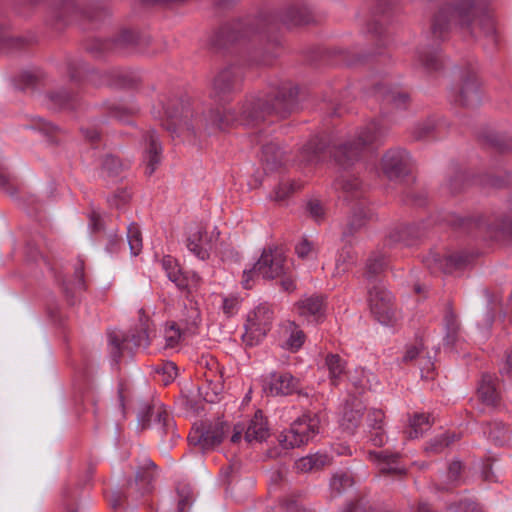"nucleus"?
<instances>
[{
    "mask_svg": "<svg viewBox=\"0 0 512 512\" xmlns=\"http://www.w3.org/2000/svg\"><path fill=\"white\" fill-rule=\"evenodd\" d=\"M160 106L161 109H153V115L161 120V125L172 137H194L201 130L208 134L224 131L235 122L253 126L271 115L286 118L298 108V87L290 81L272 84L268 91L247 96L239 112L231 108H215L195 116L189 101L176 97L161 100Z\"/></svg>",
    "mask_w": 512,
    "mask_h": 512,
    "instance_id": "1",
    "label": "nucleus"
},
{
    "mask_svg": "<svg viewBox=\"0 0 512 512\" xmlns=\"http://www.w3.org/2000/svg\"><path fill=\"white\" fill-rule=\"evenodd\" d=\"M452 27L472 37H487L496 43L495 24L486 8L473 0H455L443 6L435 15L432 32L442 38Z\"/></svg>",
    "mask_w": 512,
    "mask_h": 512,
    "instance_id": "2",
    "label": "nucleus"
},
{
    "mask_svg": "<svg viewBox=\"0 0 512 512\" xmlns=\"http://www.w3.org/2000/svg\"><path fill=\"white\" fill-rule=\"evenodd\" d=\"M313 16L310 9L303 3H294L287 6L279 15H269L260 20L255 17H248L244 20H238L222 26L215 31L208 40V44L213 49L225 48L241 39L248 38L260 29L262 25H270L276 21L281 22L286 27H295L308 24Z\"/></svg>",
    "mask_w": 512,
    "mask_h": 512,
    "instance_id": "3",
    "label": "nucleus"
},
{
    "mask_svg": "<svg viewBox=\"0 0 512 512\" xmlns=\"http://www.w3.org/2000/svg\"><path fill=\"white\" fill-rule=\"evenodd\" d=\"M384 134L385 130L379 122L371 121L357 130L351 139L335 146L332 156L339 166L347 169L360 159L365 149L378 143Z\"/></svg>",
    "mask_w": 512,
    "mask_h": 512,
    "instance_id": "4",
    "label": "nucleus"
},
{
    "mask_svg": "<svg viewBox=\"0 0 512 512\" xmlns=\"http://www.w3.org/2000/svg\"><path fill=\"white\" fill-rule=\"evenodd\" d=\"M287 259L283 252L277 248L264 249L258 261L252 268L243 271L242 286L251 289L256 275L264 279H275L286 275Z\"/></svg>",
    "mask_w": 512,
    "mask_h": 512,
    "instance_id": "5",
    "label": "nucleus"
},
{
    "mask_svg": "<svg viewBox=\"0 0 512 512\" xmlns=\"http://www.w3.org/2000/svg\"><path fill=\"white\" fill-rule=\"evenodd\" d=\"M319 428L320 418L317 415L304 414L280 435V444L285 449L305 445L319 433Z\"/></svg>",
    "mask_w": 512,
    "mask_h": 512,
    "instance_id": "6",
    "label": "nucleus"
},
{
    "mask_svg": "<svg viewBox=\"0 0 512 512\" xmlns=\"http://www.w3.org/2000/svg\"><path fill=\"white\" fill-rule=\"evenodd\" d=\"M167 277L181 292L186 294V298L190 301V308L187 309L185 321L187 329L194 333L200 323V311L192 297L200 286L201 278L196 273L182 272L180 266L171 271Z\"/></svg>",
    "mask_w": 512,
    "mask_h": 512,
    "instance_id": "7",
    "label": "nucleus"
},
{
    "mask_svg": "<svg viewBox=\"0 0 512 512\" xmlns=\"http://www.w3.org/2000/svg\"><path fill=\"white\" fill-rule=\"evenodd\" d=\"M243 75L240 67L235 65L221 68L211 82L210 97L218 102H229L240 91Z\"/></svg>",
    "mask_w": 512,
    "mask_h": 512,
    "instance_id": "8",
    "label": "nucleus"
},
{
    "mask_svg": "<svg viewBox=\"0 0 512 512\" xmlns=\"http://www.w3.org/2000/svg\"><path fill=\"white\" fill-rule=\"evenodd\" d=\"M273 312L266 305H260L251 311L245 323L243 341L250 346L260 342L271 328Z\"/></svg>",
    "mask_w": 512,
    "mask_h": 512,
    "instance_id": "9",
    "label": "nucleus"
},
{
    "mask_svg": "<svg viewBox=\"0 0 512 512\" xmlns=\"http://www.w3.org/2000/svg\"><path fill=\"white\" fill-rule=\"evenodd\" d=\"M141 321V331L138 334H131L124 336L117 331L108 332V342L110 346V355L113 361L118 362L123 355V351L128 348V343L133 342L135 347H146L150 342V329L148 324L143 319Z\"/></svg>",
    "mask_w": 512,
    "mask_h": 512,
    "instance_id": "10",
    "label": "nucleus"
},
{
    "mask_svg": "<svg viewBox=\"0 0 512 512\" xmlns=\"http://www.w3.org/2000/svg\"><path fill=\"white\" fill-rule=\"evenodd\" d=\"M468 262L469 256L463 252L440 254L439 252L431 251L423 259L424 265L432 274H450L464 268Z\"/></svg>",
    "mask_w": 512,
    "mask_h": 512,
    "instance_id": "11",
    "label": "nucleus"
},
{
    "mask_svg": "<svg viewBox=\"0 0 512 512\" xmlns=\"http://www.w3.org/2000/svg\"><path fill=\"white\" fill-rule=\"evenodd\" d=\"M411 157L404 149H390L382 157V171L391 181H402L411 173Z\"/></svg>",
    "mask_w": 512,
    "mask_h": 512,
    "instance_id": "12",
    "label": "nucleus"
},
{
    "mask_svg": "<svg viewBox=\"0 0 512 512\" xmlns=\"http://www.w3.org/2000/svg\"><path fill=\"white\" fill-rule=\"evenodd\" d=\"M368 295L372 314L381 324H391L395 319L391 293L383 286L373 285L369 288Z\"/></svg>",
    "mask_w": 512,
    "mask_h": 512,
    "instance_id": "13",
    "label": "nucleus"
},
{
    "mask_svg": "<svg viewBox=\"0 0 512 512\" xmlns=\"http://www.w3.org/2000/svg\"><path fill=\"white\" fill-rule=\"evenodd\" d=\"M455 103L463 107H476L481 102V90L478 78L474 72H466L458 85L452 90Z\"/></svg>",
    "mask_w": 512,
    "mask_h": 512,
    "instance_id": "14",
    "label": "nucleus"
},
{
    "mask_svg": "<svg viewBox=\"0 0 512 512\" xmlns=\"http://www.w3.org/2000/svg\"><path fill=\"white\" fill-rule=\"evenodd\" d=\"M184 386L182 389L183 402L187 410L199 413L204 410L206 403L218 400L219 390L222 386Z\"/></svg>",
    "mask_w": 512,
    "mask_h": 512,
    "instance_id": "15",
    "label": "nucleus"
},
{
    "mask_svg": "<svg viewBox=\"0 0 512 512\" xmlns=\"http://www.w3.org/2000/svg\"><path fill=\"white\" fill-rule=\"evenodd\" d=\"M245 431L244 438L247 442H262L269 436V428L262 411L257 410L247 425L237 424L234 426L231 442L237 443Z\"/></svg>",
    "mask_w": 512,
    "mask_h": 512,
    "instance_id": "16",
    "label": "nucleus"
},
{
    "mask_svg": "<svg viewBox=\"0 0 512 512\" xmlns=\"http://www.w3.org/2000/svg\"><path fill=\"white\" fill-rule=\"evenodd\" d=\"M55 22L66 23L70 19L83 16L89 19L100 17L98 10H89L84 7V0H60L51 10Z\"/></svg>",
    "mask_w": 512,
    "mask_h": 512,
    "instance_id": "17",
    "label": "nucleus"
},
{
    "mask_svg": "<svg viewBox=\"0 0 512 512\" xmlns=\"http://www.w3.org/2000/svg\"><path fill=\"white\" fill-rule=\"evenodd\" d=\"M219 235L220 233L216 228L208 234L204 227L197 226L187 238V248L199 259L206 260L209 258L210 251Z\"/></svg>",
    "mask_w": 512,
    "mask_h": 512,
    "instance_id": "18",
    "label": "nucleus"
},
{
    "mask_svg": "<svg viewBox=\"0 0 512 512\" xmlns=\"http://www.w3.org/2000/svg\"><path fill=\"white\" fill-rule=\"evenodd\" d=\"M145 148L143 152V163L145 174L151 176L159 167L162 161V145L155 130H149L143 136Z\"/></svg>",
    "mask_w": 512,
    "mask_h": 512,
    "instance_id": "19",
    "label": "nucleus"
},
{
    "mask_svg": "<svg viewBox=\"0 0 512 512\" xmlns=\"http://www.w3.org/2000/svg\"><path fill=\"white\" fill-rule=\"evenodd\" d=\"M294 307L304 320L317 323L324 317L325 299L321 295H305L295 303Z\"/></svg>",
    "mask_w": 512,
    "mask_h": 512,
    "instance_id": "20",
    "label": "nucleus"
},
{
    "mask_svg": "<svg viewBox=\"0 0 512 512\" xmlns=\"http://www.w3.org/2000/svg\"><path fill=\"white\" fill-rule=\"evenodd\" d=\"M152 418L161 426V429L165 433L173 431L175 426L174 421L161 403L156 402L152 405L145 404L139 411L138 420L143 428L149 424Z\"/></svg>",
    "mask_w": 512,
    "mask_h": 512,
    "instance_id": "21",
    "label": "nucleus"
},
{
    "mask_svg": "<svg viewBox=\"0 0 512 512\" xmlns=\"http://www.w3.org/2000/svg\"><path fill=\"white\" fill-rule=\"evenodd\" d=\"M137 42V35L128 29L121 30L111 39H97L87 49L96 55L103 52L128 48Z\"/></svg>",
    "mask_w": 512,
    "mask_h": 512,
    "instance_id": "22",
    "label": "nucleus"
},
{
    "mask_svg": "<svg viewBox=\"0 0 512 512\" xmlns=\"http://www.w3.org/2000/svg\"><path fill=\"white\" fill-rule=\"evenodd\" d=\"M364 410V404L360 397L357 395H349L345 400L340 425L344 431L353 433L358 427L362 412Z\"/></svg>",
    "mask_w": 512,
    "mask_h": 512,
    "instance_id": "23",
    "label": "nucleus"
},
{
    "mask_svg": "<svg viewBox=\"0 0 512 512\" xmlns=\"http://www.w3.org/2000/svg\"><path fill=\"white\" fill-rule=\"evenodd\" d=\"M373 217L372 211L364 205L358 203L352 210V214L348 218V222L343 228L342 238L347 240L352 238L358 231H360L366 223Z\"/></svg>",
    "mask_w": 512,
    "mask_h": 512,
    "instance_id": "24",
    "label": "nucleus"
},
{
    "mask_svg": "<svg viewBox=\"0 0 512 512\" xmlns=\"http://www.w3.org/2000/svg\"><path fill=\"white\" fill-rule=\"evenodd\" d=\"M334 188L344 200L359 199L364 193L362 181L350 173H344L336 178Z\"/></svg>",
    "mask_w": 512,
    "mask_h": 512,
    "instance_id": "25",
    "label": "nucleus"
},
{
    "mask_svg": "<svg viewBox=\"0 0 512 512\" xmlns=\"http://www.w3.org/2000/svg\"><path fill=\"white\" fill-rule=\"evenodd\" d=\"M422 235L420 227L415 224H399L390 229L386 236V243L389 246L403 243L411 245L414 240Z\"/></svg>",
    "mask_w": 512,
    "mask_h": 512,
    "instance_id": "26",
    "label": "nucleus"
},
{
    "mask_svg": "<svg viewBox=\"0 0 512 512\" xmlns=\"http://www.w3.org/2000/svg\"><path fill=\"white\" fill-rule=\"evenodd\" d=\"M229 429L230 426L227 422L218 419L215 423L200 432L197 442L204 449L213 448L222 442L224 435Z\"/></svg>",
    "mask_w": 512,
    "mask_h": 512,
    "instance_id": "27",
    "label": "nucleus"
},
{
    "mask_svg": "<svg viewBox=\"0 0 512 512\" xmlns=\"http://www.w3.org/2000/svg\"><path fill=\"white\" fill-rule=\"evenodd\" d=\"M83 290H85L84 261L79 259L75 265L73 280L63 282V292L68 304H76Z\"/></svg>",
    "mask_w": 512,
    "mask_h": 512,
    "instance_id": "28",
    "label": "nucleus"
},
{
    "mask_svg": "<svg viewBox=\"0 0 512 512\" xmlns=\"http://www.w3.org/2000/svg\"><path fill=\"white\" fill-rule=\"evenodd\" d=\"M140 81L141 79L137 74L116 68L104 73L102 83L118 88H131L138 85Z\"/></svg>",
    "mask_w": 512,
    "mask_h": 512,
    "instance_id": "29",
    "label": "nucleus"
},
{
    "mask_svg": "<svg viewBox=\"0 0 512 512\" xmlns=\"http://www.w3.org/2000/svg\"><path fill=\"white\" fill-rule=\"evenodd\" d=\"M261 159L264 170L269 172L278 170L288 160L285 152L276 143L272 142L262 147Z\"/></svg>",
    "mask_w": 512,
    "mask_h": 512,
    "instance_id": "30",
    "label": "nucleus"
},
{
    "mask_svg": "<svg viewBox=\"0 0 512 512\" xmlns=\"http://www.w3.org/2000/svg\"><path fill=\"white\" fill-rule=\"evenodd\" d=\"M386 256L381 252H372L366 260L364 277L369 283L376 281L377 277L387 268Z\"/></svg>",
    "mask_w": 512,
    "mask_h": 512,
    "instance_id": "31",
    "label": "nucleus"
},
{
    "mask_svg": "<svg viewBox=\"0 0 512 512\" xmlns=\"http://www.w3.org/2000/svg\"><path fill=\"white\" fill-rule=\"evenodd\" d=\"M417 61L426 72L439 71L443 62L436 49H421L417 52Z\"/></svg>",
    "mask_w": 512,
    "mask_h": 512,
    "instance_id": "32",
    "label": "nucleus"
},
{
    "mask_svg": "<svg viewBox=\"0 0 512 512\" xmlns=\"http://www.w3.org/2000/svg\"><path fill=\"white\" fill-rule=\"evenodd\" d=\"M431 425L432 423L429 415L424 413H415L409 419V427L406 431L407 437L409 439L420 438L430 429Z\"/></svg>",
    "mask_w": 512,
    "mask_h": 512,
    "instance_id": "33",
    "label": "nucleus"
},
{
    "mask_svg": "<svg viewBox=\"0 0 512 512\" xmlns=\"http://www.w3.org/2000/svg\"><path fill=\"white\" fill-rule=\"evenodd\" d=\"M370 458L377 462L379 466V470L382 473L387 474H401L404 472V469L400 467L397 463V456L386 453H370Z\"/></svg>",
    "mask_w": 512,
    "mask_h": 512,
    "instance_id": "34",
    "label": "nucleus"
},
{
    "mask_svg": "<svg viewBox=\"0 0 512 512\" xmlns=\"http://www.w3.org/2000/svg\"><path fill=\"white\" fill-rule=\"evenodd\" d=\"M325 366L331 380H343L342 376L347 372V362L339 354L328 353L325 357Z\"/></svg>",
    "mask_w": 512,
    "mask_h": 512,
    "instance_id": "35",
    "label": "nucleus"
},
{
    "mask_svg": "<svg viewBox=\"0 0 512 512\" xmlns=\"http://www.w3.org/2000/svg\"><path fill=\"white\" fill-rule=\"evenodd\" d=\"M378 94L383 96L387 103L393 104L396 108H405L409 102V95L396 88H386L380 85L376 88Z\"/></svg>",
    "mask_w": 512,
    "mask_h": 512,
    "instance_id": "36",
    "label": "nucleus"
},
{
    "mask_svg": "<svg viewBox=\"0 0 512 512\" xmlns=\"http://www.w3.org/2000/svg\"><path fill=\"white\" fill-rule=\"evenodd\" d=\"M279 43L277 41H269L254 53V61L259 65H271L274 59L278 56Z\"/></svg>",
    "mask_w": 512,
    "mask_h": 512,
    "instance_id": "37",
    "label": "nucleus"
},
{
    "mask_svg": "<svg viewBox=\"0 0 512 512\" xmlns=\"http://www.w3.org/2000/svg\"><path fill=\"white\" fill-rule=\"evenodd\" d=\"M48 99L51 102L53 108L59 109H75L77 98L75 95L70 94L66 90L62 89L56 92L48 94Z\"/></svg>",
    "mask_w": 512,
    "mask_h": 512,
    "instance_id": "38",
    "label": "nucleus"
},
{
    "mask_svg": "<svg viewBox=\"0 0 512 512\" xmlns=\"http://www.w3.org/2000/svg\"><path fill=\"white\" fill-rule=\"evenodd\" d=\"M329 462V458L324 454H314L300 458L296 462V467L299 471L308 472L314 469H319Z\"/></svg>",
    "mask_w": 512,
    "mask_h": 512,
    "instance_id": "39",
    "label": "nucleus"
},
{
    "mask_svg": "<svg viewBox=\"0 0 512 512\" xmlns=\"http://www.w3.org/2000/svg\"><path fill=\"white\" fill-rule=\"evenodd\" d=\"M177 376L178 367L174 362L167 361L155 369L153 380L162 384H170L176 380Z\"/></svg>",
    "mask_w": 512,
    "mask_h": 512,
    "instance_id": "40",
    "label": "nucleus"
},
{
    "mask_svg": "<svg viewBox=\"0 0 512 512\" xmlns=\"http://www.w3.org/2000/svg\"><path fill=\"white\" fill-rule=\"evenodd\" d=\"M104 107L110 116L118 120H125L128 116L139 112V108L137 106L127 107L118 102L112 101L105 102Z\"/></svg>",
    "mask_w": 512,
    "mask_h": 512,
    "instance_id": "41",
    "label": "nucleus"
},
{
    "mask_svg": "<svg viewBox=\"0 0 512 512\" xmlns=\"http://www.w3.org/2000/svg\"><path fill=\"white\" fill-rule=\"evenodd\" d=\"M129 162L121 161L114 155H106L102 160V169L110 177L118 176L123 170L129 168Z\"/></svg>",
    "mask_w": 512,
    "mask_h": 512,
    "instance_id": "42",
    "label": "nucleus"
},
{
    "mask_svg": "<svg viewBox=\"0 0 512 512\" xmlns=\"http://www.w3.org/2000/svg\"><path fill=\"white\" fill-rule=\"evenodd\" d=\"M127 241L131 254L134 256L138 255L142 250L143 244L141 231L136 223H131L127 227Z\"/></svg>",
    "mask_w": 512,
    "mask_h": 512,
    "instance_id": "43",
    "label": "nucleus"
},
{
    "mask_svg": "<svg viewBox=\"0 0 512 512\" xmlns=\"http://www.w3.org/2000/svg\"><path fill=\"white\" fill-rule=\"evenodd\" d=\"M32 128L39 130L43 134L47 135L51 143H56L58 141L57 135L60 132V129L52 123L47 122L43 118L34 117L32 119Z\"/></svg>",
    "mask_w": 512,
    "mask_h": 512,
    "instance_id": "44",
    "label": "nucleus"
},
{
    "mask_svg": "<svg viewBox=\"0 0 512 512\" xmlns=\"http://www.w3.org/2000/svg\"><path fill=\"white\" fill-rule=\"evenodd\" d=\"M300 189V185L295 181H281L273 191V200L280 202L287 199L292 193Z\"/></svg>",
    "mask_w": 512,
    "mask_h": 512,
    "instance_id": "45",
    "label": "nucleus"
},
{
    "mask_svg": "<svg viewBox=\"0 0 512 512\" xmlns=\"http://www.w3.org/2000/svg\"><path fill=\"white\" fill-rule=\"evenodd\" d=\"M424 341L421 337H416L413 343H409L405 346L401 362L408 364L417 359L420 353L424 350Z\"/></svg>",
    "mask_w": 512,
    "mask_h": 512,
    "instance_id": "46",
    "label": "nucleus"
},
{
    "mask_svg": "<svg viewBox=\"0 0 512 512\" xmlns=\"http://www.w3.org/2000/svg\"><path fill=\"white\" fill-rule=\"evenodd\" d=\"M324 149V143L319 138L311 139L302 149L303 160L314 162Z\"/></svg>",
    "mask_w": 512,
    "mask_h": 512,
    "instance_id": "47",
    "label": "nucleus"
},
{
    "mask_svg": "<svg viewBox=\"0 0 512 512\" xmlns=\"http://www.w3.org/2000/svg\"><path fill=\"white\" fill-rule=\"evenodd\" d=\"M353 485V479L348 472H337L330 481L331 490L337 494L342 493Z\"/></svg>",
    "mask_w": 512,
    "mask_h": 512,
    "instance_id": "48",
    "label": "nucleus"
},
{
    "mask_svg": "<svg viewBox=\"0 0 512 512\" xmlns=\"http://www.w3.org/2000/svg\"><path fill=\"white\" fill-rule=\"evenodd\" d=\"M436 129V122L433 119H427L414 128V137L418 140L429 138L434 135Z\"/></svg>",
    "mask_w": 512,
    "mask_h": 512,
    "instance_id": "49",
    "label": "nucleus"
},
{
    "mask_svg": "<svg viewBox=\"0 0 512 512\" xmlns=\"http://www.w3.org/2000/svg\"><path fill=\"white\" fill-rule=\"evenodd\" d=\"M293 380V375L287 371H273L263 376L264 384H290Z\"/></svg>",
    "mask_w": 512,
    "mask_h": 512,
    "instance_id": "50",
    "label": "nucleus"
},
{
    "mask_svg": "<svg viewBox=\"0 0 512 512\" xmlns=\"http://www.w3.org/2000/svg\"><path fill=\"white\" fill-rule=\"evenodd\" d=\"M456 439L457 436L455 434H444L432 440L427 446V450L431 452H439L447 447L450 443L454 442Z\"/></svg>",
    "mask_w": 512,
    "mask_h": 512,
    "instance_id": "51",
    "label": "nucleus"
},
{
    "mask_svg": "<svg viewBox=\"0 0 512 512\" xmlns=\"http://www.w3.org/2000/svg\"><path fill=\"white\" fill-rule=\"evenodd\" d=\"M478 396L483 403L493 405L498 399V392L495 386H479Z\"/></svg>",
    "mask_w": 512,
    "mask_h": 512,
    "instance_id": "52",
    "label": "nucleus"
},
{
    "mask_svg": "<svg viewBox=\"0 0 512 512\" xmlns=\"http://www.w3.org/2000/svg\"><path fill=\"white\" fill-rule=\"evenodd\" d=\"M305 341V334L302 330L296 329L286 341V347L291 351H297Z\"/></svg>",
    "mask_w": 512,
    "mask_h": 512,
    "instance_id": "53",
    "label": "nucleus"
},
{
    "mask_svg": "<svg viewBox=\"0 0 512 512\" xmlns=\"http://www.w3.org/2000/svg\"><path fill=\"white\" fill-rule=\"evenodd\" d=\"M263 392L267 396H288L294 392V386H264Z\"/></svg>",
    "mask_w": 512,
    "mask_h": 512,
    "instance_id": "54",
    "label": "nucleus"
},
{
    "mask_svg": "<svg viewBox=\"0 0 512 512\" xmlns=\"http://www.w3.org/2000/svg\"><path fill=\"white\" fill-rule=\"evenodd\" d=\"M383 419L384 413L379 409L370 410L367 416L368 425L375 430L381 429Z\"/></svg>",
    "mask_w": 512,
    "mask_h": 512,
    "instance_id": "55",
    "label": "nucleus"
},
{
    "mask_svg": "<svg viewBox=\"0 0 512 512\" xmlns=\"http://www.w3.org/2000/svg\"><path fill=\"white\" fill-rule=\"evenodd\" d=\"M38 81V76L30 71H24L19 75V87L22 90L33 87Z\"/></svg>",
    "mask_w": 512,
    "mask_h": 512,
    "instance_id": "56",
    "label": "nucleus"
},
{
    "mask_svg": "<svg viewBox=\"0 0 512 512\" xmlns=\"http://www.w3.org/2000/svg\"><path fill=\"white\" fill-rule=\"evenodd\" d=\"M307 210L315 221L321 220L324 216L323 207L318 200H310L307 203Z\"/></svg>",
    "mask_w": 512,
    "mask_h": 512,
    "instance_id": "57",
    "label": "nucleus"
},
{
    "mask_svg": "<svg viewBox=\"0 0 512 512\" xmlns=\"http://www.w3.org/2000/svg\"><path fill=\"white\" fill-rule=\"evenodd\" d=\"M444 325H445V330L460 329V326H459V323L457 320V316L453 312L450 305H448L446 312H445Z\"/></svg>",
    "mask_w": 512,
    "mask_h": 512,
    "instance_id": "58",
    "label": "nucleus"
},
{
    "mask_svg": "<svg viewBox=\"0 0 512 512\" xmlns=\"http://www.w3.org/2000/svg\"><path fill=\"white\" fill-rule=\"evenodd\" d=\"M421 379L426 382L436 380V373L434 371V364L427 359L425 365L421 367Z\"/></svg>",
    "mask_w": 512,
    "mask_h": 512,
    "instance_id": "59",
    "label": "nucleus"
},
{
    "mask_svg": "<svg viewBox=\"0 0 512 512\" xmlns=\"http://www.w3.org/2000/svg\"><path fill=\"white\" fill-rule=\"evenodd\" d=\"M130 199V194L126 191H121L111 198L108 199V202L112 207L119 209L121 206L125 205Z\"/></svg>",
    "mask_w": 512,
    "mask_h": 512,
    "instance_id": "60",
    "label": "nucleus"
},
{
    "mask_svg": "<svg viewBox=\"0 0 512 512\" xmlns=\"http://www.w3.org/2000/svg\"><path fill=\"white\" fill-rule=\"evenodd\" d=\"M313 250V244L308 239H303L295 247V252L300 258H306Z\"/></svg>",
    "mask_w": 512,
    "mask_h": 512,
    "instance_id": "61",
    "label": "nucleus"
},
{
    "mask_svg": "<svg viewBox=\"0 0 512 512\" xmlns=\"http://www.w3.org/2000/svg\"><path fill=\"white\" fill-rule=\"evenodd\" d=\"M68 69H69L70 78L72 80L80 79L81 73L86 71V67H85L84 63H82L81 61L71 62L69 64Z\"/></svg>",
    "mask_w": 512,
    "mask_h": 512,
    "instance_id": "62",
    "label": "nucleus"
},
{
    "mask_svg": "<svg viewBox=\"0 0 512 512\" xmlns=\"http://www.w3.org/2000/svg\"><path fill=\"white\" fill-rule=\"evenodd\" d=\"M180 331L175 324H172L169 330L166 332L167 345L170 347L175 346L180 339Z\"/></svg>",
    "mask_w": 512,
    "mask_h": 512,
    "instance_id": "63",
    "label": "nucleus"
},
{
    "mask_svg": "<svg viewBox=\"0 0 512 512\" xmlns=\"http://www.w3.org/2000/svg\"><path fill=\"white\" fill-rule=\"evenodd\" d=\"M461 468H462L461 462H459V461H454L450 464V466L448 468V478L451 483H454L458 480V477L461 472Z\"/></svg>",
    "mask_w": 512,
    "mask_h": 512,
    "instance_id": "64",
    "label": "nucleus"
}]
</instances>
